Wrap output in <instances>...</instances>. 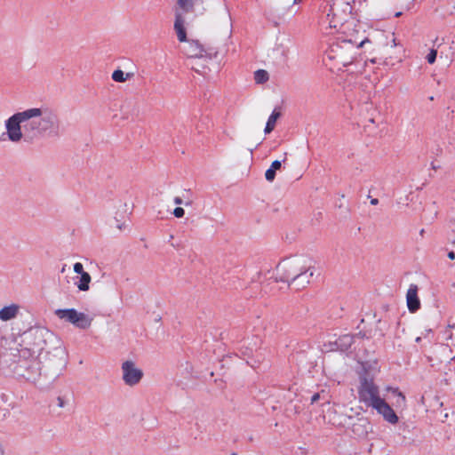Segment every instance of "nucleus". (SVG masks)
<instances>
[{
  "label": "nucleus",
  "mask_w": 455,
  "mask_h": 455,
  "mask_svg": "<svg viewBox=\"0 0 455 455\" xmlns=\"http://www.w3.org/2000/svg\"><path fill=\"white\" fill-rule=\"evenodd\" d=\"M280 114L278 112L274 111L270 116L268 117V120L267 122L266 127H265V133H270L275 126V123L279 117Z\"/></svg>",
  "instance_id": "18"
},
{
  "label": "nucleus",
  "mask_w": 455,
  "mask_h": 455,
  "mask_svg": "<svg viewBox=\"0 0 455 455\" xmlns=\"http://www.w3.org/2000/svg\"><path fill=\"white\" fill-rule=\"evenodd\" d=\"M315 267L305 257H291L281 260L272 273L277 282H287L296 290L306 287L314 275Z\"/></svg>",
  "instance_id": "2"
},
{
  "label": "nucleus",
  "mask_w": 455,
  "mask_h": 455,
  "mask_svg": "<svg viewBox=\"0 0 455 455\" xmlns=\"http://www.w3.org/2000/svg\"><path fill=\"white\" fill-rule=\"evenodd\" d=\"M120 370L123 382L130 387L138 386L143 379V370L132 359L124 360Z\"/></svg>",
  "instance_id": "7"
},
{
  "label": "nucleus",
  "mask_w": 455,
  "mask_h": 455,
  "mask_svg": "<svg viewBox=\"0 0 455 455\" xmlns=\"http://www.w3.org/2000/svg\"><path fill=\"white\" fill-rule=\"evenodd\" d=\"M369 40L368 39H364L363 40L362 42H360V44H358V48L360 47H363L366 43H368Z\"/></svg>",
  "instance_id": "28"
},
{
  "label": "nucleus",
  "mask_w": 455,
  "mask_h": 455,
  "mask_svg": "<svg viewBox=\"0 0 455 455\" xmlns=\"http://www.w3.org/2000/svg\"><path fill=\"white\" fill-rule=\"evenodd\" d=\"M212 61V57L210 54H207V60H204L203 59H195L188 62L190 68L195 70L196 73L201 75H206L210 71V63Z\"/></svg>",
  "instance_id": "14"
},
{
  "label": "nucleus",
  "mask_w": 455,
  "mask_h": 455,
  "mask_svg": "<svg viewBox=\"0 0 455 455\" xmlns=\"http://www.w3.org/2000/svg\"><path fill=\"white\" fill-rule=\"evenodd\" d=\"M365 1L366 0H347V2L344 4V15L339 13L338 8H332L330 26L335 28L341 27L347 20V18L352 14V12L359 10L364 4Z\"/></svg>",
  "instance_id": "8"
},
{
  "label": "nucleus",
  "mask_w": 455,
  "mask_h": 455,
  "mask_svg": "<svg viewBox=\"0 0 455 455\" xmlns=\"http://www.w3.org/2000/svg\"><path fill=\"white\" fill-rule=\"evenodd\" d=\"M371 408L374 409L386 422L391 425H396L399 422V417L397 416L395 409L386 401V399L381 397L379 400H377Z\"/></svg>",
  "instance_id": "10"
},
{
  "label": "nucleus",
  "mask_w": 455,
  "mask_h": 455,
  "mask_svg": "<svg viewBox=\"0 0 455 455\" xmlns=\"http://www.w3.org/2000/svg\"><path fill=\"white\" fill-rule=\"evenodd\" d=\"M325 406L326 409L323 411V418L326 422L337 427L344 426L347 423V416L342 413L339 405L327 403Z\"/></svg>",
  "instance_id": "11"
},
{
  "label": "nucleus",
  "mask_w": 455,
  "mask_h": 455,
  "mask_svg": "<svg viewBox=\"0 0 455 455\" xmlns=\"http://www.w3.org/2000/svg\"><path fill=\"white\" fill-rule=\"evenodd\" d=\"M443 417H444V419H447L448 418V413L447 412L444 413Z\"/></svg>",
  "instance_id": "34"
},
{
  "label": "nucleus",
  "mask_w": 455,
  "mask_h": 455,
  "mask_svg": "<svg viewBox=\"0 0 455 455\" xmlns=\"http://www.w3.org/2000/svg\"><path fill=\"white\" fill-rule=\"evenodd\" d=\"M320 399V394H315L312 397H311V403H314L315 402H317L318 400Z\"/></svg>",
  "instance_id": "24"
},
{
  "label": "nucleus",
  "mask_w": 455,
  "mask_h": 455,
  "mask_svg": "<svg viewBox=\"0 0 455 455\" xmlns=\"http://www.w3.org/2000/svg\"><path fill=\"white\" fill-rule=\"evenodd\" d=\"M58 406H60V407L64 406V400L62 398H58Z\"/></svg>",
  "instance_id": "27"
},
{
  "label": "nucleus",
  "mask_w": 455,
  "mask_h": 455,
  "mask_svg": "<svg viewBox=\"0 0 455 455\" xmlns=\"http://www.w3.org/2000/svg\"><path fill=\"white\" fill-rule=\"evenodd\" d=\"M173 29L178 41L184 44L182 52L187 57L188 62L195 59L207 60V54L209 53L197 41L188 39V22L185 17L178 12L175 14Z\"/></svg>",
  "instance_id": "4"
},
{
  "label": "nucleus",
  "mask_w": 455,
  "mask_h": 455,
  "mask_svg": "<svg viewBox=\"0 0 455 455\" xmlns=\"http://www.w3.org/2000/svg\"><path fill=\"white\" fill-rule=\"evenodd\" d=\"M173 215L178 218V219H180L184 216L185 214V211L182 207H176L174 210H173Z\"/></svg>",
  "instance_id": "22"
},
{
  "label": "nucleus",
  "mask_w": 455,
  "mask_h": 455,
  "mask_svg": "<svg viewBox=\"0 0 455 455\" xmlns=\"http://www.w3.org/2000/svg\"><path fill=\"white\" fill-rule=\"evenodd\" d=\"M448 258H449L450 259H455V253H454L453 251H450V252L448 253Z\"/></svg>",
  "instance_id": "29"
},
{
  "label": "nucleus",
  "mask_w": 455,
  "mask_h": 455,
  "mask_svg": "<svg viewBox=\"0 0 455 455\" xmlns=\"http://www.w3.org/2000/svg\"><path fill=\"white\" fill-rule=\"evenodd\" d=\"M116 228L120 231L124 230L127 228L126 221L116 220Z\"/></svg>",
  "instance_id": "23"
},
{
  "label": "nucleus",
  "mask_w": 455,
  "mask_h": 455,
  "mask_svg": "<svg viewBox=\"0 0 455 455\" xmlns=\"http://www.w3.org/2000/svg\"><path fill=\"white\" fill-rule=\"evenodd\" d=\"M173 202H174L175 204H183V200L180 196L174 197Z\"/></svg>",
  "instance_id": "25"
},
{
  "label": "nucleus",
  "mask_w": 455,
  "mask_h": 455,
  "mask_svg": "<svg viewBox=\"0 0 455 455\" xmlns=\"http://www.w3.org/2000/svg\"><path fill=\"white\" fill-rule=\"evenodd\" d=\"M363 374L360 373L359 385L357 386V394L359 402L366 406L371 407L377 400H379V387L373 382V376L379 371L376 362L362 364Z\"/></svg>",
  "instance_id": "5"
},
{
  "label": "nucleus",
  "mask_w": 455,
  "mask_h": 455,
  "mask_svg": "<svg viewBox=\"0 0 455 455\" xmlns=\"http://www.w3.org/2000/svg\"><path fill=\"white\" fill-rule=\"evenodd\" d=\"M300 2H301V0H294L293 4H297L300 3Z\"/></svg>",
  "instance_id": "31"
},
{
  "label": "nucleus",
  "mask_w": 455,
  "mask_h": 455,
  "mask_svg": "<svg viewBox=\"0 0 455 455\" xmlns=\"http://www.w3.org/2000/svg\"><path fill=\"white\" fill-rule=\"evenodd\" d=\"M449 339H455V336L453 337V334H452V333H450V334H449Z\"/></svg>",
  "instance_id": "30"
},
{
  "label": "nucleus",
  "mask_w": 455,
  "mask_h": 455,
  "mask_svg": "<svg viewBox=\"0 0 455 455\" xmlns=\"http://www.w3.org/2000/svg\"><path fill=\"white\" fill-rule=\"evenodd\" d=\"M254 79L256 83L262 84L268 80V74L263 69L257 70L254 73Z\"/></svg>",
  "instance_id": "19"
},
{
  "label": "nucleus",
  "mask_w": 455,
  "mask_h": 455,
  "mask_svg": "<svg viewBox=\"0 0 455 455\" xmlns=\"http://www.w3.org/2000/svg\"><path fill=\"white\" fill-rule=\"evenodd\" d=\"M130 73H124L121 69H116L112 73V79L117 83H124L131 78Z\"/></svg>",
  "instance_id": "17"
},
{
  "label": "nucleus",
  "mask_w": 455,
  "mask_h": 455,
  "mask_svg": "<svg viewBox=\"0 0 455 455\" xmlns=\"http://www.w3.org/2000/svg\"><path fill=\"white\" fill-rule=\"evenodd\" d=\"M370 61H371V63H375V62H376V60H375V59H371V60H370Z\"/></svg>",
  "instance_id": "33"
},
{
  "label": "nucleus",
  "mask_w": 455,
  "mask_h": 455,
  "mask_svg": "<svg viewBox=\"0 0 455 455\" xmlns=\"http://www.w3.org/2000/svg\"><path fill=\"white\" fill-rule=\"evenodd\" d=\"M54 315L62 323L83 331L89 330L94 321L92 314L76 307L58 308L54 310Z\"/></svg>",
  "instance_id": "6"
},
{
  "label": "nucleus",
  "mask_w": 455,
  "mask_h": 455,
  "mask_svg": "<svg viewBox=\"0 0 455 455\" xmlns=\"http://www.w3.org/2000/svg\"><path fill=\"white\" fill-rule=\"evenodd\" d=\"M387 390L390 391L395 398L393 404L396 409L404 408L406 406V397L398 388L390 387L387 388Z\"/></svg>",
  "instance_id": "15"
},
{
  "label": "nucleus",
  "mask_w": 455,
  "mask_h": 455,
  "mask_svg": "<svg viewBox=\"0 0 455 455\" xmlns=\"http://www.w3.org/2000/svg\"><path fill=\"white\" fill-rule=\"evenodd\" d=\"M179 5L188 11L193 6V0H177Z\"/></svg>",
  "instance_id": "20"
},
{
  "label": "nucleus",
  "mask_w": 455,
  "mask_h": 455,
  "mask_svg": "<svg viewBox=\"0 0 455 455\" xmlns=\"http://www.w3.org/2000/svg\"><path fill=\"white\" fill-rule=\"evenodd\" d=\"M454 359H455V356H454Z\"/></svg>",
  "instance_id": "35"
},
{
  "label": "nucleus",
  "mask_w": 455,
  "mask_h": 455,
  "mask_svg": "<svg viewBox=\"0 0 455 455\" xmlns=\"http://www.w3.org/2000/svg\"><path fill=\"white\" fill-rule=\"evenodd\" d=\"M437 52L435 49H431L426 59L429 64L435 63L436 60Z\"/></svg>",
  "instance_id": "21"
},
{
  "label": "nucleus",
  "mask_w": 455,
  "mask_h": 455,
  "mask_svg": "<svg viewBox=\"0 0 455 455\" xmlns=\"http://www.w3.org/2000/svg\"><path fill=\"white\" fill-rule=\"evenodd\" d=\"M73 272L75 273V275L72 277L74 286L78 291H88L91 288L92 276L87 271H85L83 263H74Z\"/></svg>",
  "instance_id": "9"
},
{
  "label": "nucleus",
  "mask_w": 455,
  "mask_h": 455,
  "mask_svg": "<svg viewBox=\"0 0 455 455\" xmlns=\"http://www.w3.org/2000/svg\"><path fill=\"white\" fill-rule=\"evenodd\" d=\"M406 303L411 313H415L420 307V300L418 296V287L415 284L410 285L406 293Z\"/></svg>",
  "instance_id": "13"
},
{
  "label": "nucleus",
  "mask_w": 455,
  "mask_h": 455,
  "mask_svg": "<svg viewBox=\"0 0 455 455\" xmlns=\"http://www.w3.org/2000/svg\"><path fill=\"white\" fill-rule=\"evenodd\" d=\"M397 45H398V43H397V41H396V38L393 36H392V40H391V46H392V47H395V46H397Z\"/></svg>",
  "instance_id": "26"
},
{
  "label": "nucleus",
  "mask_w": 455,
  "mask_h": 455,
  "mask_svg": "<svg viewBox=\"0 0 455 455\" xmlns=\"http://www.w3.org/2000/svg\"><path fill=\"white\" fill-rule=\"evenodd\" d=\"M59 126L56 113L45 106L16 111L4 121L1 142L18 145L27 138L55 133Z\"/></svg>",
  "instance_id": "1"
},
{
  "label": "nucleus",
  "mask_w": 455,
  "mask_h": 455,
  "mask_svg": "<svg viewBox=\"0 0 455 455\" xmlns=\"http://www.w3.org/2000/svg\"><path fill=\"white\" fill-rule=\"evenodd\" d=\"M28 339L29 349L37 357L62 359L66 355L63 340L48 329H34L29 332Z\"/></svg>",
  "instance_id": "3"
},
{
  "label": "nucleus",
  "mask_w": 455,
  "mask_h": 455,
  "mask_svg": "<svg viewBox=\"0 0 455 455\" xmlns=\"http://www.w3.org/2000/svg\"><path fill=\"white\" fill-rule=\"evenodd\" d=\"M21 306L10 302L0 307V321L7 323L17 319L20 315Z\"/></svg>",
  "instance_id": "12"
},
{
  "label": "nucleus",
  "mask_w": 455,
  "mask_h": 455,
  "mask_svg": "<svg viewBox=\"0 0 455 455\" xmlns=\"http://www.w3.org/2000/svg\"><path fill=\"white\" fill-rule=\"evenodd\" d=\"M401 14H402V12H396V13H395V16H396V17H399Z\"/></svg>",
  "instance_id": "32"
},
{
  "label": "nucleus",
  "mask_w": 455,
  "mask_h": 455,
  "mask_svg": "<svg viewBox=\"0 0 455 455\" xmlns=\"http://www.w3.org/2000/svg\"><path fill=\"white\" fill-rule=\"evenodd\" d=\"M282 164L280 161L275 160L272 162L270 167L265 172V178L267 181L272 182L275 178V172L280 170Z\"/></svg>",
  "instance_id": "16"
}]
</instances>
